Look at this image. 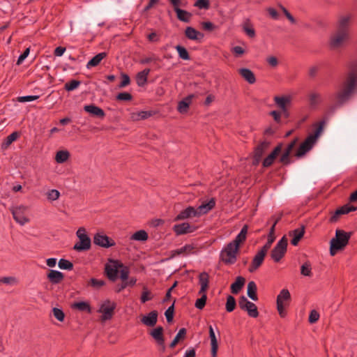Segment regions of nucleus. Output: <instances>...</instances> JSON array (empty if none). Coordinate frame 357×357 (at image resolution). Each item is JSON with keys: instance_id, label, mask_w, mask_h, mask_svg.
<instances>
[{"instance_id": "1", "label": "nucleus", "mask_w": 357, "mask_h": 357, "mask_svg": "<svg viewBox=\"0 0 357 357\" xmlns=\"http://www.w3.org/2000/svg\"><path fill=\"white\" fill-rule=\"evenodd\" d=\"M357 87V61L352 62L349 66V72L342 83V88L335 94V105L331 107L333 112L336 107L345 104L352 96Z\"/></svg>"}, {"instance_id": "2", "label": "nucleus", "mask_w": 357, "mask_h": 357, "mask_svg": "<svg viewBox=\"0 0 357 357\" xmlns=\"http://www.w3.org/2000/svg\"><path fill=\"white\" fill-rule=\"evenodd\" d=\"M352 19L351 14L341 15L337 22V29L331 36L330 45L333 49L341 47L349 38V26Z\"/></svg>"}, {"instance_id": "3", "label": "nucleus", "mask_w": 357, "mask_h": 357, "mask_svg": "<svg viewBox=\"0 0 357 357\" xmlns=\"http://www.w3.org/2000/svg\"><path fill=\"white\" fill-rule=\"evenodd\" d=\"M351 232H346L342 229H336L335 236L330 242V255L334 256L336 253L344 250L348 245L351 236Z\"/></svg>"}, {"instance_id": "4", "label": "nucleus", "mask_w": 357, "mask_h": 357, "mask_svg": "<svg viewBox=\"0 0 357 357\" xmlns=\"http://www.w3.org/2000/svg\"><path fill=\"white\" fill-rule=\"evenodd\" d=\"M239 249L229 243L220 252V259L226 265L234 264L237 260V253Z\"/></svg>"}, {"instance_id": "5", "label": "nucleus", "mask_w": 357, "mask_h": 357, "mask_svg": "<svg viewBox=\"0 0 357 357\" xmlns=\"http://www.w3.org/2000/svg\"><path fill=\"white\" fill-rule=\"evenodd\" d=\"M287 245V238L284 236L271 250V257L274 261L279 262L284 257Z\"/></svg>"}, {"instance_id": "6", "label": "nucleus", "mask_w": 357, "mask_h": 357, "mask_svg": "<svg viewBox=\"0 0 357 357\" xmlns=\"http://www.w3.org/2000/svg\"><path fill=\"white\" fill-rule=\"evenodd\" d=\"M110 264H106L105 271L107 277L111 281H115L118 277L119 269L123 264L119 260L110 259Z\"/></svg>"}, {"instance_id": "7", "label": "nucleus", "mask_w": 357, "mask_h": 357, "mask_svg": "<svg viewBox=\"0 0 357 357\" xmlns=\"http://www.w3.org/2000/svg\"><path fill=\"white\" fill-rule=\"evenodd\" d=\"M116 304L114 302H111L109 300H107L100 307L98 310L102 314L101 319L102 321L109 320L112 318L114 310L116 309Z\"/></svg>"}, {"instance_id": "8", "label": "nucleus", "mask_w": 357, "mask_h": 357, "mask_svg": "<svg viewBox=\"0 0 357 357\" xmlns=\"http://www.w3.org/2000/svg\"><path fill=\"white\" fill-rule=\"evenodd\" d=\"M267 247L268 245L266 247H262L261 250L255 255L252 261L251 265L248 268L250 273L255 272L261 266L264 260V257L268 252Z\"/></svg>"}, {"instance_id": "9", "label": "nucleus", "mask_w": 357, "mask_h": 357, "mask_svg": "<svg viewBox=\"0 0 357 357\" xmlns=\"http://www.w3.org/2000/svg\"><path fill=\"white\" fill-rule=\"evenodd\" d=\"M26 209L27 208L23 205L10 208L14 220L21 225H24L29 221V219L24 215Z\"/></svg>"}, {"instance_id": "10", "label": "nucleus", "mask_w": 357, "mask_h": 357, "mask_svg": "<svg viewBox=\"0 0 357 357\" xmlns=\"http://www.w3.org/2000/svg\"><path fill=\"white\" fill-rule=\"evenodd\" d=\"M93 243L102 247L108 248L115 245V242L114 240L110 238L105 234L97 233L93 236Z\"/></svg>"}, {"instance_id": "11", "label": "nucleus", "mask_w": 357, "mask_h": 357, "mask_svg": "<svg viewBox=\"0 0 357 357\" xmlns=\"http://www.w3.org/2000/svg\"><path fill=\"white\" fill-rule=\"evenodd\" d=\"M357 210V207L349 204H344V206L337 208L333 214L331 216L329 222L331 223L336 222L338 221L340 216L344 214H348L351 211Z\"/></svg>"}, {"instance_id": "12", "label": "nucleus", "mask_w": 357, "mask_h": 357, "mask_svg": "<svg viewBox=\"0 0 357 357\" xmlns=\"http://www.w3.org/2000/svg\"><path fill=\"white\" fill-rule=\"evenodd\" d=\"M79 241L73 246V250L77 252H84L90 250L91 241L88 235H78Z\"/></svg>"}, {"instance_id": "13", "label": "nucleus", "mask_w": 357, "mask_h": 357, "mask_svg": "<svg viewBox=\"0 0 357 357\" xmlns=\"http://www.w3.org/2000/svg\"><path fill=\"white\" fill-rule=\"evenodd\" d=\"M172 229L176 236H181L194 232L197 229V227L185 222L174 225Z\"/></svg>"}, {"instance_id": "14", "label": "nucleus", "mask_w": 357, "mask_h": 357, "mask_svg": "<svg viewBox=\"0 0 357 357\" xmlns=\"http://www.w3.org/2000/svg\"><path fill=\"white\" fill-rule=\"evenodd\" d=\"M282 149V144H278L274 149L271 151L270 154H268L263 160L262 165L264 167H268L271 166L276 158L280 153Z\"/></svg>"}, {"instance_id": "15", "label": "nucleus", "mask_w": 357, "mask_h": 357, "mask_svg": "<svg viewBox=\"0 0 357 357\" xmlns=\"http://www.w3.org/2000/svg\"><path fill=\"white\" fill-rule=\"evenodd\" d=\"M315 142L310 139L308 137L300 144L297 149L295 155L297 158H301L304 156L309 151H310Z\"/></svg>"}, {"instance_id": "16", "label": "nucleus", "mask_w": 357, "mask_h": 357, "mask_svg": "<svg viewBox=\"0 0 357 357\" xmlns=\"http://www.w3.org/2000/svg\"><path fill=\"white\" fill-rule=\"evenodd\" d=\"M198 217L195 207L189 206L181 211L175 218L174 221H181L190 218Z\"/></svg>"}, {"instance_id": "17", "label": "nucleus", "mask_w": 357, "mask_h": 357, "mask_svg": "<svg viewBox=\"0 0 357 357\" xmlns=\"http://www.w3.org/2000/svg\"><path fill=\"white\" fill-rule=\"evenodd\" d=\"M158 312L157 310H153L150 312L147 315L144 316L141 321L143 324L153 327L155 326L158 321Z\"/></svg>"}, {"instance_id": "18", "label": "nucleus", "mask_w": 357, "mask_h": 357, "mask_svg": "<svg viewBox=\"0 0 357 357\" xmlns=\"http://www.w3.org/2000/svg\"><path fill=\"white\" fill-rule=\"evenodd\" d=\"M326 120L323 119V120L320 121L319 122L314 123L313 125V127H314L313 133L310 134L307 137L316 143L317 139L319 138V137L323 132V130L326 125Z\"/></svg>"}, {"instance_id": "19", "label": "nucleus", "mask_w": 357, "mask_h": 357, "mask_svg": "<svg viewBox=\"0 0 357 357\" xmlns=\"http://www.w3.org/2000/svg\"><path fill=\"white\" fill-rule=\"evenodd\" d=\"M185 36L187 38L192 40L201 41L204 34L192 26H187L185 30Z\"/></svg>"}, {"instance_id": "20", "label": "nucleus", "mask_w": 357, "mask_h": 357, "mask_svg": "<svg viewBox=\"0 0 357 357\" xmlns=\"http://www.w3.org/2000/svg\"><path fill=\"white\" fill-rule=\"evenodd\" d=\"M305 234V226L302 225L301 228L296 229L289 232V235L292 236L291 240V245L296 246Z\"/></svg>"}, {"instance_id": "21", "label": "nucleus", "mask_w": 357, "mask_h": 357, "mask_svg": "<svg viewBox=\"0 0 357 357\" xmlns=\"http://www.w3.org/2000/svg\"><path fill=\"white\" fill-rule=\"evenodd\" d=\"M215 206V198H211L208 202L202 204L197 208H196L197 216L199 217L202 215L206 214Z\"/></svg>"}, {"instance_id": "22", "label": "nucleus", "mask_w": 357, "mask_h": 357, "mask_svg": "<svg viewBox=\"0 0 357 357\" xmlns=\"http://www.w3.org/2000/svg\"><path fill=\"white\" fill-rule=\"evenodd\" d=\"M248 229V226L247 225H245L242 227L239 234L236 236L234 240H233L232 241L230 242L231 244H233L235 246L236 249V248L239 249L241 243H243L246 240Z\"/></svg>"}, {"instance_id": "23", "label": "nucleus", "mask_w": 357, "mask_h": 357, "mask_svg": "<svg viewBox=\"0 0 357 357\" xmlns=\"http://www.w3.org/2000/svg\"><path fill=\"white\" fill-rule=\"evenodd\" d=\"M84 109L85 112L91 114V115L99 117L100 119H103L105 116L104 110L93 104L85 105L84 107Z\"/></svg>"}, {"instance_id": "24", "label": "nucleus", "mask_w": 357, "mask_h": 357, "mask_svg": "<svg viewBox=\"0 0 357 357\" xmlns=\"http://www.w3.org/2000/svg\"><path fill=\"white\" fill-rule=\"evenodd\" d=\"M149 335L155 340L157 344H162L165 341L164 329L160 326L151 330Z\"/></svg>"}, {"instance_id": "25", "label": "nucleus", "mask_w": 357, "mask_h": 357, "mask_svg": "<svg viewBox=\"0 0 357 357\" xmlns=\"http://www.w3.org/2000/svg\"><path fill=\"white\" fill-rule=\"evenodd\" d=\"M238 73L250 84H253L256 82L255 75L250 69L246 68H240Z\"/></svg>"}, {"instance_id": "26", "label": "nucleus", "mask_w": 357, "mask_h": 357, "mask_svg": "<svg viewBox=\"0 0 357 357\" xmlns=\"http://www.w3.org/2000/svg\"><path fill=\"white\" fill-rule=\"evenodd\" d=\"M208 331H209V337L211 339V357H216L217 351L218 349V340L216 338V336H215V332L213 331L212 326H209Z\"/></svg>"}, {"instance_id": "27", "label": "nucleus", "mask_w": 357, "mask_h": 357, "mask_svg": "<svg viewBox=\"0 0 357 357\" xmlns=\"http://www.w3.org/2000/svg\"><path fill=\"white\" fill-rule=\"evenodd\" d=\"M245 279L242 276L236 277L235 281L231 284L230 289L233 294H238L243 289Z\"/></svg>"}, {"instance_id": "28", "label": "nucleus", "mask_w": 357, "mask_h": 357, "mask_svg": "<svg viewBox=\"0 0 357 357\" xmlns=\"http://www.w3.org/2000/svg\"><path fill=\"white\" fill-rule=\"evenodd\" d=\"M47 277L51 283L59 284L63 280L64 275L59 271L50 270Z\"/></svg>"}, {"instance_id": "29", "label": "nucleus", "mask_w": 357, "mask_h": 357, "mask_svg": "<svg viewBox=\"0 0 357 357\" xmlns=\"http://www.w3.org/2000/svg\"><path fill=\"white\" fill-rule=\"evenodd\" d=\"M193 97L194 95L190 94L178 102L177 109L181 114L187 112Z\"/></svg>"}, {"instance_id": "30", "label": "nucleus", "mask_w": 357, "mask_h": 357, "mask_svg": "<svg viewBox=\"0 0 357 357\" xmlns=\"http://www.w3.org/2000/svg\"><path fill=\"white\" fill-rule=\"evenodd\" d=\"M195 249V247L192 244H186L183 247L171 251L170 258H174L177 255L183 254H190Z\"/></svg>"}, {"instance_id": "31", "label": "nucleus", "mask_w": 357, "mask_h": 357, "mask_svg": "<svg viewBox=\"0 0 357 357\" xmlns=\"http://www.w3.org/2000/svg\"><path fill=\"white\" fill-rule=\"evenodd\" d=\"M271 142L266 140L261 142L254 149L253 154L262 158L265 151L269 148Z\"/></svg>"}, {"instance_id": "32", "label": "nucleus", "mask_w": 357, "mask_h": 357, "mask_svg": "<svg viewBox=\"0 0 357 357\" xmlns=\"http://www.w3.org/2000/svg\"><path fill=\"white\" fill-rule=\"evenodd\" d=\"M71 308L77 310L80 312H86L89 314L91 313V307L86 301L75 302L71 305Z\"/></svg>"}, {"instance_id": "33", "label": "nucleus", "mask_w": 357, "mask_h": 357, "mask_svg": "<svg viewBox=\"0 0 357 357\" xmlns=\"http://www.w3.org/2000/svg\"><path fill=\"white\" fill-rule=\"evenodd\" d=\"M155 114V112L149 111H140L133 112L131 114V118L133 121H139L142 119H146Z\"/></svg>"}, {"instance_id": "34", "label": "nucleus", "mask_w": 357, "mask_h": 357, "mask_svg": "<svg viewBox=\"0 0 357 357\" xmlns=\"http://www.w3.org/2000/svg\"><path fill=\"white\" fill-rule=\"evenodd\" d=\"M20 137V132L17 131H15L9 135L6 138L3 140L1 144V149H6L10 145L15 141H16Z\"/></svg>"}, {"instance_id": "35", "label": "nucleus", "mask_w": 357, "mask_h": 357, "mask_svg": "<svg viewBox=\"0 0 357 357\" xmlns=\"http://www.w3.org/2000/svg\"><path fill=\"white\" fill-rule=\"evenodd\" d=\"M257 291V287L256 283L254 281L249 282L247 287L248 296L252 301H257L258 300Z\"/></svg>"}, {"instance_id": "36", "label": "nucleus", "mask_w": 357, "mask_h": 357, "mask_svg": "<svg viewBox=\"0 0 357 357\" xmlns=\"http://www.w3.org/2000/svg\"><path fill=\"white\" fill-rule=\"evenodd\" d=\"M150 73L149 68H145L139 72L136 75L137 84L139 86H143L147 82V77Z\"/></svg>"}, {"instance_id": "37", "label": "nucleus", "mask_w": 357, "mask_h": 357, "mask_svg": "<svg viewBox=\"0 0 357 357\" xmlns=\"http://www.w3.org/2000/svg\"><path fill=\"white\" fill-rule=\"evenodd\" d=\"M106 52H100L94 56L86 64V68L96 67L100 64L101 61L107 56Z\"/></svg>"}, {"instance_id": "38", "label": "nucleus", "mask_w": 357, "mask_h": 357, "mask_svg": "<svg viewBox=\"0 0 357 357\" xmlns=\"http://www.w3.org/2000/svg\"><path fill=\"white\" fill-rule=\"evenodd\" d=\"M274 102L282 110L287 109V105L291 103V98L289 96H275Z\"/></svg>"}, {"instance_id": "39", "label": "nucleus", "mask_w": 357, "mask_h": 357, "mask_svg": "<svg viewBox=\"0 0 357 357\" xmlns=\"http://www.w3.org/2000/svg\"><path fill=\"white\" fill-rule=\"evenodd\" d=\"M174 11L176 13L177 18L180 21L183 22H190L191 17H192V14L190 13H189L185 10L181 9L180 8H176Z\"/></svg>"}, {"instance_id": "40", "label": "nucleus", "mask_w": 357, "mask_h": 357, "mask_svg": "<svg viewBox=\"0 0 357 357\" xmlns=\"http://www.w3.org/2000/svg\"><path fill=\"white\" fill-rule=\"evenodd\" d=\"M187 331L185 328H181L176 335L174 337V340L169 344L170 348H174L175 346L181 340H183L185 337Z\"/></svg>"}, {"instance_id": "41", "label": "nucleus", "mask_w": 357, "mask_h": 357, "mask_svg": "<svg viewBox=\"0 0 357 357\" xmlns=\"http://www.w3.org/2000/svg\"><path fill=\"white\" fill-rule=\"evenodd\" d=\"M149 238L148 234L144 230H139L134 233L130 239L138 241H146Z\"/></svg>"}, {"instance_id": "42", "label": "nucleus", "mask_w": 357, "mask_h": 357, "mask_svg": "<svg viewBox=\"0 0 357 357\" xmlns=\"http://www.w3.org/2000/svg\"><path fill=\"white\" fill-rule=\"evenodd\" d=\"M291 301V294L288 289H283L280 291V294L277 296L276 302L280 301L281 303H283L284 301L290 302Z\"/></svg>"}, {"instance_id": "43", "label": "nucleus", "mask_w": 357, "mask_h": 357, "mask_svg": "<svg viewBox=\"0 0 357 357\" xmlns=\"http://www.w3.org/2000/svg\"><path fill=\"white\" fill-rule=\"evenodd\" d=\"M236 306V301L235 298L231 295L227 296V302H226V305H225L226 311L228 312H231L235 310Z\"/></svg>"}, {"instance_id": "44", "label": "nucleus", "mask_w": 357, "mask_h": 357, "mask_svg": "<svg viewBox=\"0 0 357 357\" xmlns=\"http://www.w3.org/2000/svg\"><path fill=\"white\" fill-rule=\"evenodd\" d=\"M136 282H137V279L135 278H131L129 279V280H122V283L120 285L117 286V289H116V291L117 293H119L128 286L132 287L135 284Z\"/></svg>"}, {"instance_id": "45", "label": "nucleus", "mask_w": 357, "mask_h": 357, "mask_svg": "<svg viewBox=\"0 0 357 357\" xmlns=\"http://www.w3.org/2000/svg\"><path fill=\"white\" fill-rule=\"evenodd\" d=\"M70 157V153L68 151H59L55 156V160L58 163H63L68 160Z\"/></svg>"}, {"instance_id": "46", "label": "nucleus", "mask_w": 357, "mask_h": 357, "mask_svg": "<svg viewBox=\"0 0 357 357\" xmlns=\"http://www.w3.org/2000/svg\"><path fill=\"white\" fill-rule=\"evenodd\" d=\"M244 311H246L250 317L257 318L259 316L257 307L254 303L251 302Z\"/></svg>"}, {"instance_id": "47", "label": "nucleus", "mask_w": 357, "mask_h": 357, "mask_svg": "<svg viewBox=\"0 0 357 357\" xmlns=\"http://www.w3.org/2000/svg\"><path fill=\"white\" fill-rule=\"evenodd\" d=\"M310 105L312 107H316L321 102V97L319 93H312L309 96Z\"/></svg>"}, {"instance_id": "48", "label": "nucleus", "mask_w": 357, "mask_h": 357, "mask_svg": "<svg viewBox=\"0 0 357 357\" xmlns=\"http://www.w3.org/2000/svg\"><path fill=\"white\" fill-rule=\"evenodd\" d=\"M175 48H176V50L178 54V56L181 59H182L183 60H190V59L189 53L185 47L178 45L175 47Z\"/></svg>"}, {"instance_id": "49", "label": "nucleus", "mask_w": 357, "mask_h": 357, "mask_svg": "<svg viewBox=\"0 0 357 357\" xmlns=\"http://www.w3.org/2000/svg\"><path fill=\"white\" fill-rule=\"evenodd\" d=\"M81 84V82L77 79H71L64 85V89L67 91H72L76 89Z\"/></svg>"}, {"instance_id": "50", "label": "nucleus", "mask_w": 357, "mask_h": 357, "mask_svg": "<svg viewBox=\"0 0 357 357\" xmlns=\"http://www.w3.org/2000/svg\"><path fill=\"white\" fill-rule=\"evenodd\" d=\"M301 273L304 276H312V266L309 261H305L301 267Z\"/></svg>"}, {"instance_id": "51", "label": "nucleus", "mask_w": 357, "mask_h": 357, "mask_svg": "<svg viewBox=\"0 0 357 357\" xmlns=\"http://www.w3.org/2000/svg\"><path fill=\"white\" fill-rule=\"evenodd\" d=\"M275 239L274 226H271L267 238V242L262 247H267V251L271 248L272 243Z\"/></svg>"}, {"instance_id": "52", "label": "nucleus", "mask_w": 357, "mask_h": 357, "mask_svg": "<svg viewBox=\"0 0 357 357\" xmlns=\"http://www.w3.org/2000/svg\"><path fill=\"white\" fill-rule=\"evenodd\" d=\"M176 300H174V302L171 306H169L165 312V316L166 317L167 321L168 323L172 322L174 319V303Z\"/></svg>"}, {"instance_id": "53", "label": "nucleus", "mask_w": 357, "mask_h": 357, "mask_svg": "<svg viewBox=\"0 0 357 357\" xmlns=\"http://www.w3.org/2000/svg\"><path fill=\"white\" fill-rule=\"evenodd\" d=\"M59 267L63 270L70 271L73 268V264L65 259H61L58 263Z\"/></svg>"}, {"instance_id": "54", "label": "nucleus", "mask_w": 357, "mask_h": 357, "mask_svg": "<svg viewBox=\"0 0 357 357\" xmlns=\"http://www.w3.org/2000/svg\"><path fill=\"white\" fill-rule=\"evenodd\" d=\"M199 283L200 286L208 287L209 275L206 272H202L199 275Z\"/></svg>"}, {"instance_id": "55", "label": "nucleus", "mask_w": 357, "mask_h": 357, "mask_svg": "<svg viewBox=\"0 0 357 357\" xmlns=\"http://www.w3.org/2000/svg\"><path fill=\"white\" fill-rule=\"evenodd\" d=\"M207 300V296L206 294L202 295L201 298L197 299L195 303V307H197L199 310H202L206 303Z\"/></svg>"}, {"instance_id": "56", "label": "nucleus", "mask_w": 357, "mask_h": 357, "mask_svg": "<svg viewBox=\"0 0 357 357\" xmlns=\"http://www.w3.org/2000/svg\"><path fill=\"white\" fill-rule=\"evenodd\" d=\"M116 100L119 101H130L132 100V96L128 92H122L117 94Z\"/></svg>"}, {"instance_id": "57", "label": "nucleus", "mask_w": 357, "mask_h": 357, "mask_svg": "<svg viewBox=\"0 0 357 357\" xmlns=\"http://www.w3.org/2000/svg\"><path fill=\"white\" fill-rule=\"evenodd\" d=\"M52 312L54 317L59 321H63L65 319V314L61 309L54 307Z\"/></svg>"}, {"instance_id": "58", "label": "nucleus", "mask_w": 357, "mask_h": 357, "mask_svg": "<svg viewBox=\"0 0 357 357\" xmlns=\"http://www.w3.org/2000/svg\"><path fill=\"white\" fill-rule=\"evenodd\" d=\"M105 284V282L102 280H98L96 278H91L89 282V285L99 289Z\"/></svg>"}, {"instance_id": "59", "label": "nucleus", "mask_w": 357, "mask_h": 357, "mask_svg": "<svg viewBox=\"0 0 357 357\" xmlns=\"http://www.w3.org/2000/svg\"><path fill=\"white\" fill-rule=\"evenodd\" d=\"M280 162H281L283 165H289L292 162L290 159V153L284 151L280 158Z\"/></svg>"}, {"instance_id": "60", "label": "nucleus", "mask_w": 357, "mask_h": 357, "mask_svg": "<svg viewBox=\"0 0 357 357\" xmlns=\"http://www.w3.org/2000/svg\"><path fill=\"white\" fill-rule=\"evenodd\" d=\"M194 6L198 7L200 9H208L210 7V1L209 0H197Z\"/></svg>"}, {"instance_id": "61", "label": "nucleus", "mask_w": 357, "mask_h": 357, "mask_svg": "<svg viewBox=\"0 0 357 357\" xmlns=\"http://www.w3.org/2000/svg\"><path fill=\"white\" fill-rule=\"evenodd\" d=\"M319 319V313L316 310H312L310 312L308 321L310 324L316 323Z\"/></svg>"}, {"instance_id": "62", "label": "nucleus", "mask_w": 357, "mask_h": 357, "mask_svg": "<svg viewBox=\"0 0 357 357\" xmlns=\"http://www.w3.org/2000/svg\"><path fill=\"white\" fill-rule=\"evenodd\" d=\"M47 199L51 201H55L59 199L60 196V192L57 190H50L48 191Z\"/></svg>"}, {"instance_id": "63", "label": "nucleus", "mask_w": 357, "mask_h": 357, "mask_svg": "<svg viewBox=\"0 0 357 357\" xmlns=\"http://www.w3.org/2000/svg\"><path fill=\"white\" fill-rule=\"evenodd\" d=\"M250 303L251 302L249 301L245 296H240L238 299V305L242 310H244L247 307H248Z\"/></svg>"}, {"instance_id": "64", "label": "nucleus", "mask_w": 357, "mask_h": 357, "mask_svg": "<svg viewBox=\"0 0 357 357\" xmlns=\"http://www.w3.org/2000/svg\"><path fill=\"white\" fill-rule=\"evenodd\" d=\"M120 268H121L120 271V278L122 280H128V276L130 273L128 267L123 265V266L121 267Z\"/></svg>"}]
</instances>
